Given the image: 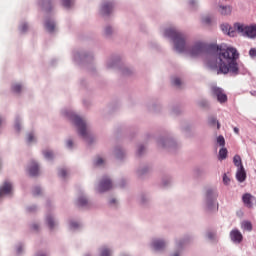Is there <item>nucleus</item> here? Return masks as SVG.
I'll use <instances>...</instances> for the list:
<instances>
[{"instance_id": "2", "label": "nucleus", "mask_w": 256, "mask_h": 256, "mask_svg": "<svg viewBox=\"0 0 256 256\" xmlns=\"http://www.w3.org/2000/svg\"><path fill=\"white\" fill-rule=\"evenodd\" d=\"M235 29L238 33H241L243 37H248L249 39H255L256 37V25H244L241 23H235Z\"/></svg>"}, {"instance_id": "34", "label": "nucleus", "mask_w": 256, "mask_h": 256, "mask_svg": "<svg viewBox=\"0 0 256 256\" xmlns=\"http://www.w3.org/2000/svg\"><path fill=\"white\" fill-rule=\"evenodd\" d=\"M203 23H205L206 25H209V23H211V17H209V16L204 17Z\"/></svg>"}, {"instance_id": "48", "label": "nucleus", "mask_w": 256, "mask_h": 256, "mask_svg": "<svg viewBox=\"0 0 256 256\" xmlns=\"http://www.w3.org/2000/svg\"><path fill=\"white\" fill-rule=\"evenodd\" d=\"M110 203H116V200H115V199H112V200L110 201Z\"/></svg>"}, {"instance_id": "47", "label": "nucleus", "mask_w": 256, "mask_h": 256, "mask_svg": "<svg viewBox=\"0 0 256 256\" xmlns=\"http://www.w3.org/2000/svg\"><path fill=\"white\" fill-rule=\"evenodd\" d=\"M17 252L21 253V247H18Z\"/></svg>"}, {"instance_id": "30", "label": "nucleus", "mask_w": 256, "mask_h": 256, "mask_svg": "<svg viewBox=\"0 0 256 256\" xmlns=\"http://www.w3.org/2000/svg\"><path fill=\"white\" fill-rule=\"evenodd\" d=\"M230 181H231V179H229L227 177V174H224V176H223V183H224V185H229Z\"/></svg>"}, {"instance_id": "36", "label": "nucleus", "mask_w": 256, "mask_h": 256, "mask_svg": "<svg viewBox=\"0 0 256 256\" xmlns=\"http://www.w3.org/2000/svg\"><path fill=\"white\" fill-rule=\"evenodd\" d=\"M27 29H29V26H28L27 24H22V26H21V31H22L23 33H25V31H27Z\"/></svg>"}, {"instance_id": "38", "label": "nucleus", "mask_w": 256, "mask_h": 256, "mask_svg": "<svg viewBox=\"0 0 256 256\" xmlns=\"http://www.w3.org/2000/svg\"><path fill=\"white\" fill-rule=\"evenodd\" d=\"M143 151H145V147L139 146L138 155H141L143 153Z\"/></svg>"}, {"instance_id": "12", "label": "nucleus", "mask_w": 256, "mask_h": 256, "mask_svg": "<svg viewBox=\"0 0 256 256\" xmlns=\"http://www.w3.org/2000/svg\"><path fill=\"white\" fill-rule=\"evenodd\" d=\"M152 245L156 251H161L162 249H165L166 244L163 240H154Z\"/></svg>"}, {"instance_id": "31", "label": "nucleus", "mask_w": 256, "mask_h": 256, "mask_svg": "<svg viewBox=\"0 0 256 256\" xmlns=\"http://www.w3.org/2000/svg\"><path fill=\"white\" fill-rule=\"evenodd\" d=\"M59 175H60V177H67V170L66 169H60Z\"/></svg>"}, {"instance_id": "39", "label": "nucleus", "mask_w": 256, "mask_h": 256, "mask_svg": "<svg viewBox=\"0 0 256 256\" xmlns=\"http://www.w3.org/2000/svg\"><path fill=\"white\" fill-rule=\"evenodd\" d=\"M105 33H106L107 35H111V33H112L111 27H106Z\"/></svg>"}, {"instance_id": "29", "label": "nucleus", "mask_w": 256, "mask_h": 256, "mask_svg": "<svg viewBox=\"0 0 256 256\" xmlns=\"http://www.w3.org/2000/svg\"><path fill=\"white\" fill-rule=\"evenodd\" d=\"M173 85H175L176 87H181V79L179 78H174L172 81Z\"/></svg>"}, {"instance_id": "37", "label": "nucleus", "mask_w": 256, "mask_h": 256, "mask_svg": "<svg viewBox=\"0 0 256 256\" xmlns=\"http://www.w3.org/2000/svg\"><path fill=\"white\" fill-rule=\"evenodd\" d=\"M70 227H71L72 229H77V227H79V223H77V222H72V223L70 224Z\"/></svg>"}, {"instance_id": "6", "label": "nucleus", "mask_w": 256, "mask_h": 256, "mask_svg": "<svg viewBox=\"0 0 256 256\" xmlns=\"http://www.w3.org/2000/svg\"><path fill=\"white\" fill-rule=\"evenodd\" d=\"M254 199H255V196L251 195V193H245L242 196V201H243L245 207H248V209H251L253 207Z\"/></svg>"}, {"instance_id": "45", "label": "nucleus", "mask_w": 256, "mask_h": 256, "mask_svg": "<svg viewBox=\"0 0 256 256\" xmlns=\"http://www.w3.org/2000/svg\"><path fill=\"white\" fill-rule=\"evenodd\" d=\"M234 133H236V135H239V128L234 127Z\"/></svg>"}, {"instance_id": "26", "label": "nucleus", "mask_w": 256, "mask_h": 256, "mask_svg": "<svg viewBox=\"0 0 256 256\" xmlns=\"http://www.w3.org/2000/svg\"><path fill=\"white\" fill-rule=\"evenodd\" d=\"M62 5L66 8H69L71 5H73V0H62Z\"/></svg>"}, {"instance_id": "27", "label": "nucleus", "mask_w": 256, "mask_h": 256, "mask_svg": "<svg viewBox=\"0 0 256 256\" xmlns=\"http://www.w3.org/2000/svg\"><path fill=\"white\" fill-rule=\"evenodd\" d=\"M35 141V135L33 133H29L27 135V143H33Z\"/></svg>"}, {"instance_id": "11", "label": "nucleus", "mask_w": 256, "mask_h": 256, "mask_svg": "<svg viewBox=\"0 0 256 256\" xmlns=\"http://www.w3.org/2000/svg\"><path fill=\"white\" fill-rule=\"evenodd\" d=\"M29 174L31 177H36V175H39V165H37V163L32 162L29 168Z\"/></svg>"}, {"instance_id": "44", "label": "nucleus", "mask_w": 256, "mask_h": 256, "mask_svg": "<svg viewBox=\"0 0 256 256\" xmlns=\"http://www.w3.org/2000/svg\"><path fill=\"white\" fill-rule=\"evenodd\" d=\"M32 228L34 229V231H37V229H39V226L37 224L32 225Z\"/></svg>"}, {"instance_id": "41", "label": "nucleus", "mask_w": 256, "mask_h": 256, "mask_svg": "<svg viewBox=\"0 0 256 256\" xmlns=\"http://www.w3.org/2000/svg\"><path fill=\"white\" fill-rule=\"evenodd\" d=\"M16 131H21V125L19 123L15 124Z\"/></svg>"}, {"instance_id": "8", "label": "nucleus", "mask_w": 256, "mask_h": 256, "mask_svg": "<svg viewBox=\"0 0 256 256\" xmlns=\"http://www.w3.org/2000/svg\"><path fill=\"white\" fill-rule=\"evenodd\" d=\"M236 179L239 181V183H243L247 179V173L245 172V168L241 166L238 168L236 172Z\"/></svg>"}, {"instance_id": "42", "label": "nucleus", "mask_w": 256, "mask_h": 256, "mask_svg": "<svg viewBox=\"0 0 256 256\" xmlns=\"http://www.w3.org/2000/svg\"><path fill=\"white\" fill-rule=\"evenodd\" d=\"M212 194H213V190H208L207 191V198L209 199Z\"/></svg>"}, {"instance_id": "43", "label": "nucleus", "mask_w": 256, "mask_h": 256, "mask_svg": "<svg viewBox=\"0 0 256 256\" xmlns=\"http://www.w3.org/2000/svg\"><path fill=\"white\" fill-rule=\"evenodd\" d=\"M28 211H29L30 213H33V211H35V206L29 207V208H28Z\"/></svg>"}, {"instance_id": "4", "label": "nucleus", "mask_w": 256, "mask_h": 256, "mask_svg": "<svg viewBox=\"0 0 256 256\" xmlns=\"http://www.w3.org/2000/svg\"><path fill=\"white\" fill-rule=\"evenodd\" d=\"M212 93L214 97H216L218 103H227V94H225V91H223L222 88L214 86L212 88Z\"/></svg>"}, {"instance_id": "33", "label": "nucleus", "mask_w": 256, "mask_h": 256, "mask_svg": "<svg viewBox=\"0 0 256 256\" xmlns=\"http://www.w3.org/2000/svg\"><path fill=\"white\" fill-rule=\"evenodd\" d=\"M249 55H250V57H252V58L256 57V48L250 49Z\"/></svg>"}, {"instance_id": "20", "label": "nucleus", "mask_w": 256, "mask_h": 256, "mask_svg": "<svg viewBox=\"0 0 256 256\" xmlns=\"http://www.w3.org/2000/svg\"><path fill=\"white\" fill-rule=\"evenodd\" d=\"M209 124L212 125L213 127L217 125V129H221V124L219 123V121H217V118L215 117H211L209 119Z\"/></svg>"}, {"instance_id": "14", "label": "nucleus", "mask_w": 256, "mask_h": 256, "mask_svg": "<svg viewBox=\"0 0 256 256\" xmlns=\"http://www.w3.org/2000/svg\"><path fill=\"white\" fill-rule=\"evenodd\" d=\"M77 205H78V207H87V205H89V200H87V198L81 196L77 200Z\"/></svg>"}, {"instance_id": "51", "label": "nucleus", "mask_w": 256, "mask_h": 256, "mask_svg": "<svg viewBox=\"0 0 256 256\" xmlns=\"http://www.w3.org/2000/svg\"><path fill=\"white\" fill-rule=\"evenodd\" d=\"M3 123V120H1V118H0V125Z\"/></svg>"}, {"instance_id": "35", "label": "nucleus", "mask_w": 256, "mask_h": 256, "mask_svg": "<svg viewBox=\"0 0 256 256\" xmlns=\"http://www.w3.org/2000/svg\"><path fill=\"white\" fill-rule=\"evenodd\" d=\"M104 162H105V161L103 160V158H100V157H99V158L96 159L95 165H98V166H99V165H103Z\"/></svg>"}, {"instance_id": "22", "label": "nucleus", "mask_w": 256, "mask_h": 256, "mask_svg": "<svg viewBox=\"0 0 256 256\" xmlns=\"http://www.w3.org/2000/svg\"><path fill=\"white\" fill-rule=\"evenodd\" d=\"M21 89H23L21 84H14V85H12V91L14 93H21Z\"/></svg>"}, {"instance_id": "10", "label": "nucleus", "mask_w": 256, "mask_h": 256, "mask_svg": "<svg viewBox=\"0 0 256 256\" xmlns=\"http://www.w3.org/2000/svg\"><path fill=\"white\" fill-rule=\"evenodd\" d=\"M13 189V186L9 182H5L3 187L0 188V197H3V195H9Z\"/></svg>"}, {"instance_id": "17", "label": "nucleus", "mask_w": 256, "mask_h": 256, "mask_svg": "<svg viewBox=\"0 0 256 256\" xmlns=\"http://www.w3.org/2000/svg\"><path fill=\"white\" fill-rule=\"evenodd\" d=\"M242 229H244V231H253V224L249 221H244L242 222Z\"/></svg>"}, {"instance_id": "32", "label": "nucleus", "mask_w": 256, "mask_h": 256, "mask_svg": "<svg viewBox=\"0 0 256 256\" xmlns=\"http://www.w3.org/2000/svg\"><path fill=\"white\" fill-rule=\"evenodd\" d=\"M33 195H41V188L35 187L33 190Z\"/></svg>"}, {"instance_id": "9", "label": "nucleus", "mask_w": 256, "mask_h": 256, "mask_svg": "<svg viewBox=\"0 0 256 256\" xmlns=\"http://www.w3.org/2000/svg\"><path fill=\"white\" fill-rule=\"evenodd\" d=\"M113 7H114L113 2H105L101 8V14L109 15L111 13V11H113Z\"/></svg>"}, {"instance_id": "40", "label": "nucleus", "mask_w": 256, "mask_h": 256, "mask_svg": "<svg viewBox=\"0 0 256 256\" xmlns=\"http://www.w3.org/2000/svg\"><path fill=\"white\" fill-rule=\"evenodd\" d=\"M67 147H69V149H71V147H73V141L72 140L67 141Z\"/></svg>"}, {"instance_id": "1", "label": "nucleus", "mask_w": 256, "mask_h": 256, "mask_svg": "<svg viewBox=\"0 0 256 256\" xmlns=\"http://www.w3.org/2000/svg\"><path fill=\"white\" fill-rule=\"evenodd\" d=\"M165 37H170L174 41L175 49L179 53H187L190 57H199L203 53H214L217 55L218 75H239V52L234 47L223 48L217 44L195 43L191 48L185 45V35L175 28L165 30Z\"/></svg>"}, {"instance_id": "24", "label": "nucleus", "mask_w": 256, "mask_h": 256, "mask_svg": "<svg viewBox=\"0 0 256 256\" xmlns=\"http://www.w3.org/2000/svg\"><path fill=\"white\" fill-rule=\"evenodd\" d=\"M229 29H231V26L229 24H222L221 25V30L223 31V33H225L226 35L229 34Z\"/></svg>"}, {"instance_id": "46", "label": "nucleus", "mask_w": 256, "mask_h": 256, "mask_svg": "<svg viewBox=\"0 0 256 256\" xmlns=\"http://www.w3.org/2000/svg\"><path fill=\"white\" fill-rule=\"evenodd\" d=\"M214 207H215V211H218V209H219V205L214 206Z\"/></svg>"}, {"instance_id": "28", "label": "nucleus", "mask_w": 256, "mask_h": 256, "mask_svg": "<svg viewBox=\"0 0 256 256\" xmlns=\"http://www.w3.org/2000/svg\"><path fill=\"white\" fill-rule=\"evenodd\" d=\"M44 157L46 159H53V152H51V151H44Z\"/></svg>"}, {"instance_id": "3", "label": "nucleus", "mask_w": 256, "mask_h": 256, "mask_svg": "<svg viewBox=\"0 0 256 256\" xmlns=\"http://www.w3.org/2000/svg\"><path fill=\"white\" fill-rule=\"evenodd\" d=\"M70 119L71 121H73L76 127H78V131L81 137H83L84 139H87V135H88L87 124L84 122V120L81 119V117L77 116L76 114H71Z\"/></svg>"}, {"instance_id": "49", "label": "nucleus", "mask_w": 256, "mask_h": 256, "mask_svg": "<svg viewBox=\"0 0 256 256\" xmlns=\"http://www.w3.org/2000/svg\"><path fill=\"white\" fill-rule=\"evenodd\" d=\"M216 199H217V197H216V196H214V205H215Z\"/></svg>"}, {"instance_id": "7", "label": "nucleus", "mask_w": 256, "mask_h": 256, "mask_svg": "<svg viewBox=\"0 0 256 256\" xmlns=\"http://www.w3.org/2000/svg\"><path fill=\"white\" fill-rule=\"evenodd\" d=\"M230 239L234 243H241V241H243V234H241L239 230L234 229L230 232Z\"/></svg>"}, {"instance_id": "15", "label": "nucleus", "mask_w": 256, "mask_h": 256, "mask_svg": "<svg viewBox=\"0 0 256 256\" xmlns=\"http://www.w3.org/2000/svg\"><path fill=\"white\" fill-rule=\"evenodd\" d=\"M233 163L235 167H238V169H241V167H243V162L241 161V156L239 155L234 156Z\"/></svg>"}, {"instance_id": "25", "label": "nucleus", "mask_w": 256, "mask_h": 256, "mask_svg": "<svg viewBox=\"0 0 256 256\" xmlns=\"http://www.w3.org/2000/svg\"><path fill=\"white\" fill-rule=\"evenodd\" d=\"M217 143L220 145V147H225V137L223 136H218L217 137Z\"/></svg>"}, {"instance_id": "19", "label": "nucleus", "mask_w": 256, "mask_h": 256, "mask_svg": "<svg viewBox=\"0 0 256 256\" xmlns=\"http://www.w3.org/2000/svg\"><path fill=\"white\" fill-rule=\"evenodd\" d=\"M237 33H239V31L237 30V28H235V24L233 27L230 26V29L228 31V36L229 37H237Z\"/></svg>"}, {"instance_id": "50", "label": "nucleus", "mask_w": 256, "mask_h": 256, "mask_svg": "<svg viewBox=\"0 0 256 256\" xmlns=\"http://www.w3.org/2000/svg\"><path fill=\"white\" fill-rule=\"evenodd\" d=\"M38 256H47V255H45V254H39Z\"/></svg>"}, {"instance_id": "13", "label": "nucleus", "mask_w": 256, "mask_h": 256, "mask_svg": "<svg viewBox=\"0 0 256 256\" xmlns=\"http://www.w3.org/2000/svg\"><path fill=\"white\" fill-rule=\"evenodd\" d=\"M220 15H231L232 8L231 6H219Z\"/></svg>"}, {"instance_id": "16", "label": "nucleus", "mask_w": 256, "mask_h": 256, "mask_svg": "<svg viewBox=\"0 0 256 256\" xmlns=\"http://www.w3.org/2000/svg\"><path fill=\"white\" fill-rule=\"evenodd\" d=\"M45 27L50 33H53V31H55V23L50 20L46 21Z\"/></svg>"}, {"instance_id": "18", "label": "nucleus", "mask_w": 256, "mask_h": 256, "mask_svg": "<svg viewBox=\"0 0 256 256\" xmlns=\"http://www.w3.org/2000/svg\"><path fill=\"white\" fill-rule=\"evenodd\" d=\"M227 148H221L220 150H219V160L220 161H223V159H227Z\"/></svg>"}, {"instance_id": "23", "label": "nucleus", "mask_w": 256, "mask_h": 256, "mask_svg": "<svg viewBox=\"0 0 256 256\" xmlns=\"http://www.w3.org/2000/svg\"><path fill=\"white\" fill-rule=\"evenodd\" d=\"M46 222L51 229L55 227V221H53V218L51 216H48L46 218Z\"/></svg>"}, {"instance_id": "21", "label": "nucleus", "mask_w": 256, "mask_h": 256, "mask_svg": "<svg viewBox=\"0 0 256 256\" xmlns=\"http://www.w3.org/2000/svg\"><path fill=\"white\" fill-rule=\"evenodd\" d=\"M100 256H111V249L102 247L100 250Z\"/></svg>"}, {"instance_id": "5", "label": "nucleus", "mask_w": 256, "mask_h": 256, "mask_svg": "<svg viewBox=\"0 0 256 256\" xmlns=\"http://www.w3.org/2000/svg\"><path fill=\"white\" fill-rule=\"evenodd\" d=\"M113 187V183L109 178H103L99 184L98 191L99 193H105V191H109Z\"/></svg>"}]
</instances>
